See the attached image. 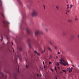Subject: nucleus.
I'll list each match as a JSON object with an SVG mask.
<instances>
[{"mask_svg": "<svg viewBox=\"0 0 79 79\" xmlns=\"http://www.w3.org/2000/svg\"><path fill=\"white\" fill-rule=\"evenodd\" d=\"M59 61H61L60 62V63L61 64H62L65 66H66V65L69 66V64H68V62H66L65 61H64L63 59L61 58L60 60H59Z\"/></svg>", "mask_w": 79, "mask_h": 79, "instance_id": "1", "label": "nucleus"}, {"mask_svg": "<svg viewBox=\"0 0 79 79\" xmlns=\"http://www.w3.org/2000/svg\"><path fill=\"white\" fill-rule=\"evenodd\" d=\"M31 15L32 16H37L38 14L37 12V10H33L31 14Z\"/></svg>", "mask_w": 79, "mask_h": 79, "instance_id": "2", "label": "nucleus"}, {"mask_svg": "<svg viewBox=\"0 0 79 79\" xmlns=\"http://www.w3.org/2000/svg\"><path fill=\"white\" fill-rule=\"evenodd\" d=\"M39 34H42V32L39 31H36L35 32V35H38Z\"/></svg>", "mask_w": 79, "mask_h": 79, "instance_id": "3", "label": "nucleus"}, {"mask_svg": "<svg viewBox=\"0 0 79 79\" xmlns=\"http://www.w3.org/2000/svg\"><path fill=\"white\" fill-rule=\"evenodd\" d=\"M73 69V68H67V70L68 69H69V73H71L72 71V69Z\"/></svg>", "mask_w": 79, "mask_h": 79, "instance_id": "4", "label": "nucleus"}, {"mask_svg": "<svg viewBox=\"0 0 79 79\" xmlns=\"http://www.w3.org/2000/svg\"><path fill=\"white\" fill-rule=\"evenodd\" d=\"M48 50L49 51V52H52V50L51 48L49 47H48Z\"/></svg>", "mask_w": 79, "mask_h": 79, "instance_id": "5", "label": "nucleus"}, {"mask_svg": "<svg viewBox=\"0 0 79 79\" xmlns=\"http://www.w3.org/2000/svg\"><path fill=\"white\" fill-rule=\"evenodd\" d=\"M1 14L2 15V16L3 18H5V16H4V14H3V13H1Z\"/></svg>", "mask_w": 79, "mask_h": 79, "instance_id": "6", "label": "nucleus"}, {"mask_svg": "<svg viewBox=\"0 0 79 79\" xmlns=\"http://www.w3.org/2000/svg\"><path fill=\"white\" fill-rule=\"evenodd\" d=\"M19 50V51H21V50H22V49H21V48L20 47V48H17Z\"/></svg>", "mask_w": 79, "mask_h": 79, "instance_id": "7", "label": "nucleus"}, {"mask_svg": "<svg viewBox=\"0 0 79 79\" xmlns=\"http://www.w3.org/2000/svg\"><path fill=\"white\" fill-rule=\"evenodd\" d=\"M62 71H63V73H65V74H66V70H62Z\"/></svg>", "mask_w": 79, "mask_h": 79, "instance_id": "8", "label": "nucleus"}, {"mask_svg": "<svg viewBox=\"0 0 79 79\" xmlns=\"http://www.w3.org/2000/svg\"><path fill=\"white\" fill-rule=\"evenodd\" d=\"M35 53H37V54H38V55H39V56H40V53H38V52H37V51H35Z\"/></svg>", "mask_w": 79, "mask_h": 79, "instance_id": "9", "label": "nucleus"}, {"mask_svg": "<svg viewBox=\"0 0 79 79\" xmlns=\"http://www.w3.org/2000/svg\"><path fill=\"white\" fill-rule=\"evenodd\" d=\"M27 33L28 34H30V32H29V30H27Z\"/></svg>", "mask_w": 79, "mask_h": 79, "instance_id": "10", "label": "nucleus"}, {"mask_svg": "<svg viewBox=\"0 0 79 79\" xmlns=\"http://www.w3.org/2000/svg\"><path fill=\"white\" fill-rule=\"evenodd\" d=\"M68 8H69V5L68 4L67 5V9H68Z\"/></svg>", "mask_w": 79, "mask_h": 79, "instance_id": "11", "label": "nucleus"}, {"mask_svg": "<svg viewBox=\"0 0 79 79\" xmlns=\"http://www.w3.org/2000/svg\"><path fill=\"white\" fill-rule=\"evenodd\" d=\"M73 6V5H71L70 6V8H72V6Z\"/></svg>", "mask_w": 79, "mask_h": 79, "instance_id": "12", "label": "nucleus"}, {"mask_svg": "<svg viewBox=\"0 0 79 79\" xmlns=\"http://www.w3.org/2000/svg\"><path fill=\"white\" fill-rule=\"evenodd\" d=\"M68 22H72V21L71 20H68Z\"/></svg>", "mask_w": 79, "mask_h": 79, "instance_id": "13", "label": "nucleus"}, {"mask_svg": "<svg viewBox=\"0 0 79 79\" xmlns=\"http://www.w3.org/2000/svg\"><path fill=\"white\" fill-rule=\"evenodd\" d=\"M56 65H57V66H58L59 65V63L58 62H57Z\"/></svg>", "mask_w": 79, "mask_h": 79, "instance_id": "14", "label": "nucleus"}, {"mask_svg": "<svg viewBox=\"0 0 79 79\" xmlns=\"http://www.w3.org/2000/svg\"><path fill=\"white\" fill-rule=\"evenodd\" d=\"M76 17H77V16H76V18L75 19V21H77L78 20L77 18H76Z\"/></svg>", "mask_w": 79, "mask_h": 79, "instance_id": "15", "label": "nucleus"}, {"mask_svg": "<svg viewBox=\"0 0 79 79\" xmlns=\"http://www.w3.org/2000/svg\"><path fill=\"white\" fill-rule=\"evenodd\" d=\"M56 8H57V10H58L59 8V7H58V6H57L56 7Z\"/></svg>", "mask_w": 79, "mask_h": 79, "instance_id": "16", "label": "nucleus"}, {"mask_svg": "<svg viewBox=\"0 0 79 79\" xmlns=\"http://www.w3.org/2000/svg\"><path fill=\"white\" fill-rule=\"evenodd\" d=\"M43 6H44V8L45 10V5H44V4H43Z\"/></svg>", "mask_w": 79, "mask_h": 79, "instance_id": "17", "label": "nucleus"}, {"mask_svg": "<svg viewBox=\"0 0 79 79\" xmlns=\"http://www.w3.org/2000/svg\"><path fill=\"white\" fill-rule=\"evenodd\" d=\"M45 48L44 49V50L43 51H42V53H43L44 52H45Z\"/></svg>", "mask_w": 79, "mask_h": 79, "instance_id": "18", "label": "nucleus"}, {"mask_svg": "<svg viewBox=\"0 0 79 79\" xmlns=\"http://www.w3.org/2000/svg\"><path fill=\"white\" fill-rule=\"evenodd\" d=\"M55 69L56 72H57V70L56 69V67H55Z\"/></svg>", "mask_w": 79, "mask_h": 79, "instance_id": "19", "label": "nucleus"}, {"mask_svg": "<svg viewBox=\"0 0 79 79\" xmlns=\"http://www.w3.org/2000/svg\"><path fill=\"white\" fill-rule=\"evenodd\" d=\"M55 49H57V47L55 46Z\"/></svg>", "mask_w": 79, "mask_h": 79, "instance_id": "20", "label": "nucleus"}, {"mask_svg": "<svg viewBox=\"0 0 79 79\" xmlns=\"http://www.w3.org/2000/svg\"><path fill=\"white\" fill-rule=\"evenodd\" d=\"M26 68H28V66H27V65H26Z\"/></svg>", "mask_w": 79, "mask_h": 79, "instance_id": "21", "label": "nucleus"}, {"mask_svg": "<svg viewBox=\"0 0 79 79\" xmlns=\"http://www.w3.org/2000/svg\"><path fill=\"white\" fill-rule=\"evenodd\" d=\"M51 69V71H52V72H53V70L52 69Z\"/></svg>", "mask_w": 79, "mask_h": 79, "instance_id": "22", "label": "nucleus"}, {"mask_svg": "<svg viewBox=\"0 0 79 79\" xmlns=\"http://www.w3.org/2000/svg\"><path fill=\"white\" fill-rule=\"evenodd\" d=\"M50 44H51L52 45V42H50Z\"/></svg>", "mask_w": 79, "mask_h": 79, "instance_id": "23", "label": "nucleus"}, {"mask_svg": "<svg viewBox=\"0 0 79 79\" xmlns=\"http://www.w3.org/2000/svg\"><path fill=\"white\" fill-rule=\"evenodd\" d=\"M28 45H29V47H30V48H31V46L30 45V44H29Z\"/></svg>", "mask_w": 79, "mask_h": 79, "instance_id": "24", "label": "nucleus"}, {"mask_svg": "<svg viewBox=\"0 0 79 79\" xmlns=\"http://www.w3.org/2000/svg\"><path fill=\"white\" fill-rule=\"evenodd\" d=\"M57 54H60V52H58V53H57Z\"/></svg>", "mask_w": 79, "mask_h": 79, "instance_id": "25", "label": "nucleus"}, {"mask_svg": "<svg viewBox=\"0 0 79 79\" xmlns=\"http://www.w3.org/2000/svg\"><path fill=\"white\" fill-rule=\"evenodd\" d=\"M49 64H52V63L51 62H49Z\"/></svg>", "mask_w": 79, "mask_h": 79, "instance_id": "26", "label": "nucleus"}, {"mask_svg": "<svg viewBox=\"0 0 79 79\" xmlns=\"http://www.w3.org/2000/svg\"><path fill=\"white\" fill-rule=\"evenodd\" d=\"M0 2H1V5H2V1H0Z\"/></svg>", "mask_w": 79, "mask_h": 79, "instance_id": "27", "label": "nucleus"}, {"mask_svg": "<svg viewBox=\"0 0 79 79\" xmlns=\"http://www.w3.org/2000/svg\"><path fill=\"white\" fill-rule=\"evenodd\" d=\"M67 11L68 13H69V11L67 10H66Z\"/></svg>", "mask_w": 79, "mask_h": 79, "instance_id": "28", "label": "nucleus"}, {"mask_svg": "<svg viewBox=\"0 0 79 79\" xmlns=\"http://www.w3.org/2000/svg\"><path fill=\"white\" fill-rule=\"evenodd\" d=\"M43 64H45V62H44V61L43 62Z\"/></svg>", "mask_w": 79, "mask_h": 79, "instance_id": "29", "label": "nucleus"}, {"mask_svg": "<svg viewBox=\"0 0 79 79\" xmlns=\"http://www.w3.org/2000/svg\"><path fill=\"white\" fill-rule=\"evenodd\" d=\"M1 74H2V76H3V73H2Z\"/></svg>", "mask_w": 79, "mask_h": 79, "instance_id": "30", "label": "nucleus"}, {"mask_svg": "<svg viewBox=\"0 0 79 79\" xmlns=\"http://www.w3.org/2000/svg\"><path fill=\"white\" fill-rule=\"evenodd\" d=\"M63 72H60V74H61V73H63Z\"/></svg>", "mask_w": 79, "mask_h": 79, "instance_id": "31", "label": "nucleus"}, {"mask_svg": "<svg viewBox=\"0 0 79 79\" xmlns=\"http://www.w3.org/2000/svg\"><path fill=\"white\" fill-rule=\"evenodd\" d=\"M58 56H56V59H58Z\"/></svg>", "mask_w": 79, "mask_h": 79, "instance_id": "32", "label": "nucleus"}, {"mask_svg": "<svg viewBox=\"0 0 79 79\" xmlns=\"http://www.w3.org/2000/svg\"><path fill=\"white\" fill-rule=\"evenodd\" d=\"M18 69H19V65H18Z\"/></svg>", "mask_w": 79, "mask_h": 79, "instance_id": "33", "label": "nucleus"}, {"mask_svg": "<svg viewBox=\"0 0 79 79\" xmlns=\"http://www.w3.org/2000/svg\"><path fill=\"white\" fill-rule=\"evenodd\" d=\"M37 76H39V74H37Z\"/></svg>", "mask_w": 79, "mask_h": 79, "instance_id": "34", "label": "nucleus"}, {"mask_svg": "<svg viewBox=\"0 0 79 79\" xmlns=\"http://www.w3.org/2000/svg\"><path fill=\"white\" fill-rule=\"evenodd\" d=\"M13 50V52L14 53V49H13V48L12 49Z\"/></svg>", "mask_w": 79, "mask_h": 79, "instance_id": "35", "label": "nucleus"}, {"mask_svg": "<svg viewBox=\"0 0 79 79\" xmlns=\"http://www.w3.org/2000/svg\"><path fill=\"white\" fill-rule=\"evenodd\" d=\"M3 23H4V24H5V22H3Z\"/></svg>", "mask_w": 79, "mask_h": 79, "instance_id": "36", "label": "nucleus"}, {"mask_svg": "<svg viewBox=\"0 0 79 79\" xmlns=\"http://www.w3.org/2000/svg\"><path fill=\"white\" fill-rule=\"evenodd\" d=\"M2 39H1V41H2Z\"/></svg>", "mask_w": 79, "mask_h": 79, "instance_id": "37", "label": "nucleus"}, {"mask_svg": "<svg viewBox=\"0 0 79 79\" xmlns=\"http://www.w3.org/2000/svg\"><path fill=\"white\" fill-rule=\"evenodd\" d=\"M11 43H12V44L13 45V42H11Z\"/></svg>", "mask_w": 79, "mask_h": 79, "instance_id": "38", "label": "nucleus"}, {"mask_svg": "<svg viewBox=\"0 0 79 79\" xmlns=\"http://www.w3.org/2000/svg\"><path fill=\"white\" fill-rule=\"evenodd\" d=\"M67 14H68V13H67V12L66 13V15H67Z\"/></svg>", "mask_w": 79, "mask_h": 79, "instance_id": "39", "label": "nucleus"}, {"mask_svg": "<svg viewBox=\"0 0 79 79\" xmlns=\"http://www.w3.org/2000/svg\"><path fill=\"white\" fill-rule=\"evenodd\" d=\"M46 31H47V29H46Z\"/></svg>", "mask_w": 79, "mask_h": 79, "instance_id": "40", "label": "nucleus"}, {"mask_svg": "<svg viewBox=\"0 0 79 79\" xmlns=\"http://www.w3.org/2000/svg\"><path fill=\"white\" fill-rule=\"evenodd\" d=\"M58 68H59V69H60V67H58Z\"/></svg>", "mask_w": 79, "mask_h": 79, "instance_id": "41", "label": "nucleus"}, {"mask_svg": "<svg viewBox=\"0 0 79 79\" xmlns=\"http://www.w3.org/2000/svg\"><path fill=\"white\" fill-rule=\"evenodd\" d=\"M1 38H2V39H3V37L2 36Z\"/></svg>", "mask_w": 79, "mask_h": 79, "instance_id": "42", "label": "nucleus"}, {"mask_svg": "<svg viewBox=\"0 0 79 79\" xmlns=\"http://www.w3.org/2000/svg\"><path fill=\"white\" fill-rule=\"evenodd\" d=\"M7 24H10V23H9L8 22Z\"/></svg>", "mask_w": 79, "mask_h": 79, "instance_id": "43", "label": "nucleus"}, {"mask_svg": "<svg viewBox=\"0 0 79 79\" xmlns=\"http://www.w3.org/2000/svg\"><path fill=\"white\" fill-rule=\"evenodd\" d=\"M44 68H45V66L44 65Z\"/></svg>", "mask_w": 79, "mask_h": 79, "instance_id": "44", "label": "nucleus"}, {"mask_svg": "<svg viewBox=\"0 0 79 79\" xmlns=\"http://www.w3.org/2000/svg\"><path fill=\"white\" fill-rule=\"evenodd\" d=\"M18 0H19V1L20 0H18Z\"/></svg>", "mask_w": 79, "mask_h": 79, "instance_id": "45", "label": "nucleus"}, {"mask_svg": "<svg viewBox=\"0 0 79 79\" xmlns=\"http://www.w3.org/2000/svg\"><path fill=\"white\" fill-rule=\"evenodd\" d=\"M40 76H41V75H40Z\"/></svg>", "mask_w": 79, "mask_h": 79, "instance_id": "46", "label": "nucleus"}]
</instances>
